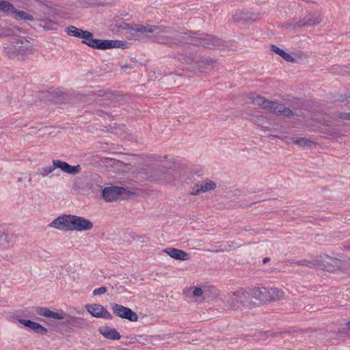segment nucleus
I'll use <instances>...</instances> for the list:
<instances>
[{
    "instance_id": "obj_38",
    "label": "nucleus",
    "mask_w": 350,
    "mask_h": 350,
    "mask_svg": "<svg viewBox=\"0 0 350 350\" xmlns=\"http://www.w3.org/2000/svg\"><path fill=\"white\" fill-rule=\"evenodd\" d=\"M325 133L332 137H338L340 136V133L335 129H327Z\"/></svg>"
},
{
    "instance_id": "obj_30",
    "label": "nucleus",
    "mask_w": 350,
    "mask_h": 350,
    "mask_svg": "<svg viewBox=\"0 0 350 350\" xmlns=\"http://www.w3.org/2000/svg\"><path fill=\"white\" fill-rule=\"evenodd\" d=\"M40 26L45 30H55L58 27L57 23L51 20H42L40 23Z\"/></svg>"
},
{
    "instance_id": "obj_26",
    "label": "nucleus",
    "mask_w": 350,
    "mask_h": 350,
    "mask_svg": "<svg viewBox=\"0 0 350 350\" xmlns=\"http://www.w3.org/2000/svg\"><path fill=\"white\" fill-rule=\"evenodd\" d=\"M159 25H135L133 29L136 32L140 33H149L155 35L157 31Z\"/></svg>"
},
{
    "instance_id": "obj_41",
    "label": "nucleus",
    "mask_w": 350,
    "mask_h": 350,
    "mask_svg": "<svg viewBox=\"0 0 350 350\" xmlns=\"http://www.w3.org/2000/svg\"><path fill=\"white\" fill-rule=\"evenodd\" d=\"M273 137L282 139L283 142H286L287 144H291V142H293L294 138H290L286 136H279V135H273Z\"/></svg>"
},
{
    "instance_id": "obj_36",
    "label": "nucleus",
    "mask_w": 350,
    "mask_h": 350,
    "mask_svg": "<svg viewBox=\"0 0 350 350\" xmlns=\"http://www.w3.org/2000/svg\"><path fill=\"white\" fill-rule=\"evenodd\" d=\"M12 233H9L8 232H1L0 235L1 243L2 241L10 243L12 241Z\"/></svg>"
},
{
    "instance_id": "obj_51",
    "label": "nucleus",
    "mask_w": 350,
    "mask_h": 350,
    "mask_svg": "<svg viewBox=\"0 0 350 350\" xmlns=\"http://www.w3.org/2000/svg\"><path fill=\"white\" fill-rule=\"evenodd\" d=\"M346 325L347 326V327H348L349 329H350V321H349L347 323Z\"/></svg>"
},
{
    "instance_id": "obj_34",
    "label": "nucleus",
    "mask_w": 350,
    "mask_h": 350,
    "mask_svg": "<svg viewBox=\"0 0 350 350\" xmlns=\"http://www.w3.org/2000/svg\"><path fill=\"white\" fill-rule=\"evenodd\" d=\"M293 142L301 147L310 146L312 143L305 137L294 138Z\"/></svg>"
},
{
    "instance_id": "obj_46",
    "label": "nucleus",
    "mask_w": 350,
    "mask_h": 350,
    "mask_svg": "<svg viewBox=\"0 0 350 350\" xmlns=\"http://www.w3.org/2000/svg\"><path fill=\"white\" fill-rule=\"evenodd\" d=\"M344 247L346 250H350V241L348 243H346L345 245H344Z\"/></svg>"
},
{
    "instance_id": "obj_43",
    "label": "nucleus",
    "mask_w": 350,
    "mask_h": 350,
    "mask_svg": "<svg viewBox=\"0 0 350 350\" xmlns=\"http://www.w3.org/2000/svg\"><path fill=\"white\" fill-rule=\"evenodd\" d=\"M317 329H312L311 327H309V328H307L306 329H298V330H293V332H297V333H299V334H301L303 332H305V333H312L313 332H317Z\"/></svg>"
},
{
    "instance_id": "obj_12",
    "label": "nucleus",
    "mask_w": 350,
    "mask_h": 350,
    "mask_svg": "<svg viewBox=\"0 0 350 350\" xmlns=\"http://www.w3.org/2000/svg\"><path fill=\"white\" fill-rule=\"evenodd\" d=\"M52 163L55 167L59 168L62 171L68 174L76 175L80 173L81 170V167L79 164L75 166H72L61 160H53Z\"/></svg>"
},
{
    "instance_id": "obj_53",
    "label": "nucleus",
    "mask_w": 350,
    "mask_h": 350,
    "mask_svg": "<svg viewBox=\"0 0 350 350\" xmlns=\"http://www.w3.org/2000/svg\"><path fill=\"white\" fill-rule=\"evenodd\" d=\"M29 181L31 182V178L29 176Z\"/></svg>"
},
{
    "instance_id": "obj_20",
    "label": "nucleus",
    "mask_w": 350,
    "mask_h": 350,
    "mask_svg": "<svg viewBox=\"0 0 350 350\" xmlns=\"http://www.w3.org/2000/svg\"><path fill=\"white\" fill-rule=\"evenodd\" d=\"M245 297V292L243 290H239L232 293L227 303L230 307L235 308L239 304L243 302Z\"/></svg>"
},
{
    "instance_id": "obj_42",
    "label": "nucleus",
    "mask_w": 350,
    "mask_h": 350,
    "mask_svg": "<svg viewBox=\"0 0 350 350\" xmlns=\"http://www.w3.org/2000/svg\"><path fill=\"white\" fill-rule=\"evenodd\" d=\"M183 60L187 64H191L195 62L196 64L197 59L193 56H185Z\"/></svg>"
},
{
    "instance_id": "obj_2",
    "label": "nucleus",
    "mask_w": 350,
    "mask_h": 350,
    "mask_svg": "<svg viewBox=\"0 0 350 350\" xmlns=\"http://www.w3.org/2000/svg\"><path fill=\"white\" fill-rule=\"evenodd\" d=\"M49 226L63 231H85L91 230L93 223L82 217L64 215L55 219Z\"/></svg>"
},
{
    "instance_id": "obj_7",
    "label": "nucleus",
    "mask_w": 350,
    "mask_h": 350,
    "mask_svg": "<svg viewBox=\"0 0 350 350\" xmlns=\"http://www.w3.org/2000/svg\"><path fill=\"white\" fill-rule=\"evenodd\" d=\"M345 261H348V257L342 255H338L336 257L328 255L327 265L325 266V271L333 272L337 270H346Z\"/></svg>"
},
{
    "instance_id": "obj_49",
    "label": "nucleus",
    "mask_w": 350,
    "mask_h": 350,
    "mask_svg": "<svg viewBox=\"0 0 350 350\" xmlns=\"http://www.w3.org/2000/svg\"><path fill=\"white\" fill-rule=\"evenodd\" d=\"M269 260H270V258H268V257H266V258H265L263 259V261H262V262H263V263H264V264H265V263H267V262H269Z\"/></svg>"
},
{
    "instance_id": "obj_32",
    "label": "nucleus",
    "mask_w": 350,
    "mask_h": 350,
    "mask_svg": "<svg viewBox=\"0 0 350 350\" xmlns=\"http://www.w3.org/2000/svg\"><path fill=\"white\" fill-rule=\"evenodd\" d=\"M269 100L260 96H256L255 98H253V104L264 109H266Z\"/></svg>"
},
{
    "instance_id": "obj_48",
    "label": "nucleus",
    "mask_w": 350,
    "mask_h": 350,
    "mask_svg": "<svg viewBox=\"0 0 350 350\" xmlns=\"http://www.w3.org/2000/svg\"><path fill=\"white\" fill-rule=\"evenodd\" d=\"M150 178L151 180H157L159 179H161V176H158L157 178H154V177L150 176Z\"/></svg>"
},
{
    "instance_id": "obj_44",
    "label": "nucleus",
    "mask_w": 350,
    "mask_h": 350,
    "mask_svg": "<svg viewBox=\"0 0 350 350\" xmlns=\"http://www.w3.org/2000/svg\"><path fill=\"white\" fill-rule=\"evenodd\" d=\"M338 118L342 120H350V113H340L338 114Z\"/></svg>"
},
{
    "instance_id": "obj_39",
    "label": "nucleus",
    "mask_w": 350,
    "mask_h": 350,
    "mask_svg": "<svg viewBox=\"0 0 350 350\" xmlns=\"http://www.w3.org/2000/svg\"><path fill=\"white\" fill-rule=\"evenodd\" d=\"M107 292V288L105 286H101L100 288H96L93 291V295H100L105 294Z\"/></svg>"
},
{
    "instance_id": "obj_14",
    "label": "nucleus",
    "mask_w": 350,
    "mask_h": 350,
    "mask_svg": "<svg viewBox=\"0 0 350 350\" xmlns=\"http://www.w3.org/2000/svg\"><path fill=\"white\" fill-rule=\"evenodd\" d=\"M106 96L110 98L112 96L111 92H105L103 90H99L97 92L92 91L85 95H82L81 100L85 103H90L94 101H97L99 97Z\"/></svg>"
},
{
    "instance_id": "obj_15",
    "label": "nucleus",
    "mask_w": 350,
    "mask_h": 350,
    "mask_svg": "<svg viewBox=\"0 0 350 350\" xmlns=\"http://www.w3.org/2000/svg\"><path fill=\"white\" fill-rule=\"evenodd\" d=\"M250 295L252 297L261 303L265 304L269 302L268 288L264 287H255L250 290Z\"/></svg>"
},
{
    "instance_id": "obj_50",
    "label": "nucleus",
    "mask_w": 350,
    "mask_h": 350,
    "mask_svg": "<svg viewBox=\"0 0 350 350\" xmlns=\"http://www.w3.org/2000/svg\"><path fill=\"white\" fill-rule=\"evenodd\" d=\"M139 238L142 239V243L146 242V239H147V237H140Z\"/></svg>"
},
{
    "instance_id": "obj_11",
    "label": "nucleus",
    "mask_w": 350,
    "mask_h": 350,
    "mask_svg": "<svg viewBox=\"0 0 350 350\" xmlns=\"http://www.w3.org/2000/svg\"><path fill=\"white\" fill-rule=\"evenodd\" d=\"M124 190L120 187H105L102 191V196L106 202H112L118 199Z\"/></svg>"
},
{
    "instance_id": "obj_54",
    "label": "nucleus",
    "mask_w": 350,
    "mask_h": 350,
    "mask_svg": "<svg viewBox=\"0 0 350 350\" xmlns=\"http://www.w3.org/2000/svg\"><path fill=\"white\" fill-rule=\"evenodd\" d=\"M18 181H22V178H18Z\"/></svg>"
},
{
    "instance_id": "obj_28",
    "label": "nucleus",
    "mask_w": 350,
    "mask_h": 350,
    "mask_svg": "<svg viewBox=\"0 0 350 350\" xmlns=\"http://www.w3.org/2000/svg\"><path fill=\"white\" fill-rule=\"evenodd\" d=\"M66 32L71 36L77 37V38H82L85 36V30H83L81 29L77 28L75 26L70 25L66 29Z\"/></svg>"
},
{
    "instance_id": "obj_22",
    "label": "nucleus",
    "mask_w": 350,
    "mask_h": 350,
    "mask_svg": "<svg viewBox=\"0 0 350 350\" xmlns=\"http://www.w3.org/2000/svg\"><path fill=\"white\" fill-rule=\"evenodd\" d=\"M18 322L25 327H28L31 329L34 330L36 333L46 334L47 332V329L42 325L30 320L19 319Z\"/></svg>"
},
{
    "instance_id": "obj_45",
    "label": "nucleus",
    "mask_w": 350,
    "mask_h": 350,
    "mask_svg": "<svg viewBox=\"0 0 350 350\" xmlns=\"http://www.w3.org/2000/svg\"><path fill=\"white\" fill-rule=\"evenodd\" d=\"M346 270L350 268V258H348V261H345Z\"/></svg>"
},
{
    "instance_id": "obj_1",
    "label": "nucleus",
    "mask_w": 350,
    "mask_h": 350,
    "mask_svg": "<svg viewBox=\"0 0 350 350\" xmlns=\"http://www.w3.org/2000/svg\"><path fill=\"white\" fill-rule=\"evenodd\" d=\"M153 40L167 46H180L187 44L189 33L182 31L171 26L159 25Z\"/></svg>"
},
{
    "instance_id": "obj_37",
    "label": "nucleus",
    "mask_w": 350,
    "mask_h": 350,
    "mask_svg": "<svg viewBox=\"0 0 350 350\" xmlns=\"http://www.w3.org/2000/svg\"><path fill=\"white\" fill-rule=\"evenodd\" d=\"M85 33H88L87 34H85V36H83L81 38H83L84 40L82 41V43L89 46H91L92 45V42L91 41L94 40V38H93V34L88 31H85Z\"/></svg>"
},
{
    "instance_id": "obj_4",
    "label": "nucleus",
    "mask_w": 350,
    "mask_h": 350,
    "mask_svg": "<svg viewBox=\"0 0 350 350\" xmlns=\"http://www.w3.org/2000/svg\"><path fill=\"white\" fill-rule=\"evenodd\" d=\"M189 41L187 44L197 46H202L206 48L220 49L224 46L221 40L211 36L199 33H189Z\"/></svg>"
},
{
    "instance_id": "obj_27",
    "label": "nucleus",
    "mask_w": 350,
    "mask_h": 350,
    "mask_svg": "<svg viewBox=\"0 0 350 350\" xmlns=\"http://www.w3.org/2000/svg\"><path fill=\"white\" fill-rule=\"evenodd\" d=\"M315 269L325 270V266L327 265L328 255L326 254H321L314 256Z\"/></svg>"
},
{
    "instance_id": "obj_29",
    "label": "nucleus",
    "mask_w": 350,
    "mask_h": 350,
    "mask_svg": "<svg viewBox=\"0 0 350 350\" xmlns=\"http://www.w3.org/2000/svg\"><path fill=\"white\" fill-rule=\"evenodd\" d=\"M0 10L5 13L14 14L16 12V8L8 1L2 0L0 1Z\"/></svg>"
},
{
    "instance_id": "obj_9",
    "label": "nucleus",
    "mask_w": 350,
    "mask_h": 350,
    "mask_svg": "<svg viewBox=\"0 0 350 350\" xmlns=\"http://www.w3.org/2000/svg\"><path fill=\"white\" fill-rule=\"evenodd\" d=\"M265 109L269 110L271 113L286 117L294 116V112L288 107L277 102L269 100Z\"/></svg>"
},
{
    "instance_id": "obj_40",
    "label": "nucleus",
    "mask_w": 350,
    "mask_h": 350,
    "mask_svg": "<svg viewBox=\"0 0 350 350\" xmlns=\"http://www.w3.org/2000/svg\"><path fill=\"white\" fill-rule=\"evenodd\" d=\"M204 290L200 287H195L193 291V295L196 297H200L202 296Z\"/></svg>"
},
{
    "instance_id": "obj_52",
    "label": "nucleus",
    "mask_w": 350,
    "mask_h": 350,
    "mask_svg": "<svg viewBox=\"0 0 350 350\" xmlns=\"http://www.w3.org/2000/svg\"><path fill=\"white\" fill-rule=\"evenodd\" d=\"M321 340H324V341H328V339H327L326 337H325V336L322 337Z\"/></svg>"
},
{
    "instance_id": "obj_16",
    "label": "nucleus",
    "mask_w": 350,
    "mask_h": 350,
    "mask_svg": "<svg viewBox=\"0 0 350 350\" xmlns=\"http://www.w3.org/2000/svg\"><path fill=\"white\" fill-rule=\"evenodd\" d=\"M163 252L168 254L170 257L178 260H188L191 258L190 254L176 248L169 247L163 250Z\"/></svg>"
},
{
    "instance_id": "obj_35",
    "label": "nucleus",
    "mask_w": 350,
    "mask_h": 350,
    "mask_svg": "<svg viewBox=\"0 0 350 350\" xmlns=\"http://www.w3.org/2000/svg\"><path fill=\"white\" fill-rule=\"evenodd\" d=\"M55 168V167L54 166H46L45 167L39 168L38 170V174L39 175H41L42 176H46L49 174L52 173L54 171Z\"/></svg>"
},
{
    "instance_id": "obj_17",
    "label": "nucleus",
    "mask_w": 350,
    "mask_h": 350,
    "mask_svg": "<svg viewBox=\"0 0 350 350\" xmlns=\"http://www.w3.org/2000/svg\"><path fill=\"white\" fill-rule=\"evenodd\" d=\"M65 322L69 326L77 328H83L88 325L87 321L81 317L71 316L69 314H63Z\"/></svg>"
},
{
    "instance_id": "obj_8",
    "label": "nucleus",
    "mask_w": 350,
    "mask_h": 350,
    "mask_svg": "<svg viewBox=\"0 0 350 350\" xmlns=\"http://www.w3.org/2000/svg\"><path fill=\"white\" fill-rule=\"evenodd\" d=\"M217 187L216 183L211 180L206 179L204 181L196 183L191 189L190 194L192 196H198L202 193H206L215 189Z\"/></svg>"
},
{
    "instance_id": "obj_10",
    "label": "nucleus",
    "mask_w": 350,
    "mask_h": 350,
    "mask_svg": "<svg viewBox=\"0 0 350 350\" xmlns=\"http://www.w3.org/2000/svg\"><path fill=\"white\" fill-rule=\"evenodd\" d=\"M88 312L96 318L111 319L112 315L102 305L98 304H88L85 306Z\"/></svg>"
},
{
    "instance_id": "obj_23",
    "label": "nucleus",
    "mask_w": 350,
    "mask_h": 350,
    "mask_svg": "<svg viewBox=\"0 0 350 350\" xmlns=\"http://www.w3.org/2000/svg\"><path fill=\"white\" fill-rule=\"evenodd\" d=\"M21 31V28L14 25H2L0 23V37L11 36L16 35L17 32Z\"/></svg>"
},
{
    "instance_id": "obj_6",
    "label": "nucleus",
    "mask_w": 350,
    "mask_h": 350,
    "mask_svg": "<svg viewBox=\"0 0 350 350\" xmlns=\"http://www.w3.org/2000/svg\"><path fill=\"white\" fill-rule=\"evenodd\" d=\"M92 43L91 46L93 49H109L113 48H122L124 49L126 45V42L120 41V40H100L94 38L93 40L91 41Z\"/></svg>"
},
{
    "instance_id": "obj_13",
    "label": "nucleus",
    "mask_w": 350,
    "mask_h": 350,
    "mask_svg": "<svg viewBox=\"0 0 350 350\" xmlns=\"http://www.w3.org/2000/svg\"><path fill=\"white\" fill-rule=\"evenodd\" d=\"M321 18L318 13L313 12L310 13L304 16L302 20L297 21L295 26V27H305V26H312L318 25L321 23Z\"/></svg>"
},
{
    "instance_id": "obj_25",
    "label": "nucleus",
    "mask_w": 350,
    "mask_h": 350,
    "mask_svg": "<svg viewBox=\"0 0 350 350\" xmlns=\"http://www.w3.org/2000/svg\"><path fill=\"white\" fill-rule=\"evenodd\" d=\"M271 51L274 52L275 53L281 56L284 60H286L288 62L294 63L296 62V59L295 57H292L290 54L285 52L284 50L280 49V47L271 44Z\"/></svg>"
},
{
    "instance_id": "obj_31",
    "label": "nucleus",
    "mask_w": 350,
    "mask_h": 350,
    "mask_svg": "<svg viewBox=\"0 0 350 350\" xmlns=\"http://www.w3.org/2000/svg\"><path fill=\"white\" fill-rule=\"evenodd\" d=\"M16 18H21L24 21H33V16L24 11L18 10L16 9V12H14Z\"/></svg>"
},
{
    "instance_id": "obj_24",
    "label": "nucleus",
    "mask_w": 350,
    "mask_h": 350,
    "mask_svg": "<svg viewBox=\"0 0 350 350\" xmlns=\"http://www.w3.org/2000/svg\"><path fill=\"white\" fill-rule=\"evenodd\" d=\"M268 298H269L268 299V301L269 302H271L282 299L284 297V293L281 289L273 287L268 288Z\"/></svg>"
},
{
    "instance_id": "obj_19",
    "label": "nucleus",
    "mask_w": 350,
    "mask_h": 350,
    "mask_svg": "<svg viewBox=\"0 0 350 350\" xmlns=\"http://www.w3.org/2000/svg\"><path fill=\"white\" fill-rule=\"evenodd\" d=\"M98 331L105 338L109 340H118L121 338L120 333L115 328L103 326L99 327Z\"/></svg>"
},
{
    "instance_id": "obj_47",
    "label": "nucleus",
    "mask_w": 350,
    "mask_h": 350,
    "mask_svg": "<svg viewBox=\"0 0 350 350\" xmlns=\"http://www.w3.org/2000/svg\"><path fill=\"white\" fill-rule=\"evenodd\" d=\"M128 68H131V65L125 64V65L121 66L122 69Z\"/></svg>"
},
{
    "instance_id": "obj_21",
    "label": "nucleus",
    "mask_w": 350,
    "mask_h": 350,
    "mask_svg": "<svg viewBox=\"0 0 350 350\" xmlns=\"http://www.w3.org/2000/svg\"><path fill=\"white\" fill-rule=\"evenodd\" d=\"M35 310L38 315L43 316L45 317L51 318L54 319H64L63 314H59L58 312H53L47 308L36 307Z\"/></svg>"
},
{
    "instance_id": "obj_33",
    "label": "nucleus",
    "mask_w": 350,
    "mask_h": 350,
    "mask_svg": "<svg viewBox=\"0 0 350 350\" xmlns=\"http://www.w3.org/2000/svg\"><path fill=\"white\" fill-rule=\"evenodd\" d=\"M314 256L311 257L310 259H304L296 261L295 262L297 265L306 266L310 268L315 269Z\"/></svg>"
},
{
    "instance_id": "obj_18",
    "label": "nucleus",
    "mask_w": 350,
    "mask_h": 350,
    "mask_svg": "<svg viewBox=\"0 0 350 350\" xmlns=\"http://www.w3.org/2000/svg\"><path fill=\"white\" fill-rule=\"evenodd\" d=\"M216 62L217 61L215 59L210 57H202L197 59L196 65L200 72H206L213 69Z\"/></svg>"
},
{
    "instance_id": "obj_5",
    "label": "nucleus",
    "mask_w": 350,
    "mask_h": 350,
    "mask_svg": "<svg viewBox=\"0 0 350 350\" xmlns=\"http://www.w3.org/2000/svg\"><path fill=\"white\" fill-rule=\"evenodd\" d=\"M113 312L118 317L126 319L130 321L135 322L138 320V315L131 308L118 304H111Z\"/></svg>"
},
{
    "instance_id": "obj_3",
    "label": "nucleus",
    "mask_w": 350,
    "mask_h": 350,
    "mask_svg": "<svg viewBox=\"0 0 350 350\" xmlns=\"http://www.w3.org/2000/svg\"><path fill=\"white\" fill-rule=\"evenodd\" d=\"M34 40L30 37H17L10 44L3 47V52L10 58L18 55L30 54L33 52Z\"/></svg>"
}]
</instances>
